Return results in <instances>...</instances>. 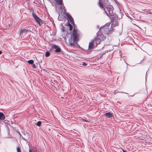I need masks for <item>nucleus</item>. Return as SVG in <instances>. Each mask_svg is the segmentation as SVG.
I'll return each instance as SVG.
<instances>
[{
  "label": "nucleus",
  "mask_w": 152,
  "mask_h": 152,
  "mask_svg": "<svg viewBox=\"0 0 152 152\" xmlns=\"http://www.w3.org/2000/svg\"><path fill=\"white\" fill-rule=\"evenodd\" d=\"M62 31H65L64 30L63 28V29H62Z\"/></svg>",
  "instance_id": "c85d7f7f"
},
{
  "label": "nucleus",
  "mask_w": 152,
  "mask_h": 152,
  "mask_svg": "<svg viewBox=\"0 0 152 152\" xmlns=\"http://www.w3.org/2000/svg\"><path fill=\"white\" fill-rule=\"evenodd\" d=\"M81 120L82 121H85L88 122H90L89 121L85 120V119H81Z\"/></svg>",
  "instance_id": "4be33fe9"
},
{
  "label": "nucleus",
  "mask_w": 152,
  "mask_h": 152,
  "mask_svg": "<svg viewBox=\"0 0 152 152\" xmlns=\"http://www.w3.org/2000/svg\"><path fill=\"white\" fill-rule=\"evenodd\" d=\"M17 152H21L20 148V147H18L17 149Z\"/></svg>",
  "instance_id": "aec40b11"
},
{
  "label": "nucleus",
  "mask_w": 152,
  "mask_h": 152,
  "mask_svg": "<svg viewBox=\"0 0 152 152\" xmlns=\"http://www.w3.org/2000/svg\"><path fill=\"white\" fill-rule=\"evenodd\" d=\"M92 40L94 41V43L96 45L99 44L101 41L100 39H99L96 37V38H95L94 39Z\"/></svg>",
  "instance_id": "1a4fd4ad"
},
{
  "label": "nucleus",
  "mask_w": 152,
  "mask_h": 152,
  "mask_svg": "<svg viewBox=\"0 0 152 152\" xmlns=\"http://www.w3.org/2000/svg\"><path fill=\"white\" fill-rule=\"evenodd\" d=\"M125 69L124 70V72H126L127 70V66L126 65H125L124 66Z\"/></svg>",
  "instance_id": "412c9836"
},
{
  "label": "nucleus",
  "mask_w": 152,
  "mask_h": 152,
  "mask_svg": "<svg viewBox=\"0 0 152 152\" xmlns=\"http://www.w3.org/2000/svg\"><path fill=\"white\" fill-rule=\"evenodd\" d=\"M94 41L91 40L89 43L88 48L89 49H92L94 46Z\"/></svg>",
  "instance_id": "6e6552de"
},
{
  "label": "nucleus",
  "mask_w": 152,
  "mask_h": 152,
  "mask_svg": "<svg viewBox=\"0 0 152 152\" xmlns=\"http://www.w3.org/2000/svg\"><path fill=\"white\" fill-rule=\"evenodd\" d=\"M123 152H127L126 151H125V150H123Z\"/></svg>",
  "instance_id": "cd10ccee"
},
{
  "label": "nucleus",
  "mask_w": 152,
  "mask_h": 152,
  "mask_svg": "<svg viewBox=\"0 0 152 152\" xmlns=\"http://www.w3.org/2000/svg\"><path fill=\"white\" fill-rule=\"evenodd\" d=\"M106 27V26H104V27L103 28L102 30L101 31L102 32L104 33L105 34H107V35H108L109 34V28L107 29V30L105 32H104L105 31V27Z\"/></svg>",
  "instance_id": "9b49d317"
},
{
  "label": "nucleus",
  "mask_w": 152,
  "mask_h": 152,
  "mask_svg": "<svg viewBox=\"0 0 152 152\" xmlns=\"http://www.w3.org/2000/svg\"><path fill=\"white\" fill-rule=\"evenodd\" d=\"M32 67L34 68H36V67L35 64H33V65H32Z\"/></svg>",
  "instance_id": "5701e85b"
},
{
  "label": "nucleus",
  "mask_w": 152,
  "mask_h": 152,
  "mask_svg": "<svg viewBox=\"0 0 152 152\" xmlns=\"http://www.w3.org/2000/svg\"><path fill=\"white\" fill-rule=\"evenodd\" d=\"M54 1L57 4L61 5L63 3L62 0H54Z\"/></svg>",
  "instance_id": "ddd939ff"
},
{
  "label": "nucleus",
  "mask_w": 152,
  "mask_h": 152,
  "mask_svg": "<svg viewBox=\"0 0 152 152\" xmlns=\"http://www.w3.org/2000/svg\"><path fill=\"white\" fill-rule=\"evenodd\" d=\"M71 37L69 39L70 46L74 47H76L78 44L77 42L79 40V35L77 33V30L74 28L73 32L71 34Z\"/></svg>",
  "instance_id": "f257e3e1"
},
{
  "label": "nucleus",
  "mask_w": 152,
  "mask_h": 152,
  "mask_svg": "<svg viewBox=\"0 0 152 152\" xmlns=\"http://www.w3.org/2000/svg\"><path fill=\"white\" fill-rule=\"evenodd\" d=\"M52 47L53 48H54L56 49L55 51L56 52H61V49L55 45L53 44L52 45Z\"/></svg>",
  "instance_id": "39448f33"
},
{
  "label": "nucleus",
  "mask_w": 152,
  "mask_h": 152,
  "mask_svg": "<svg viewBox=\"0 0 152 152\" xmlns=\"http://www.w3.org/2000/svg\"><path fill=\"white\" fill-rule=\"evenodd\" d=\"M104 115L108 118L111 117L113 116V114L110 112H108L105 113Z\"/></svg>",
  "instance_id": "f8f14e48"
},
{
  "label": "nucleus",
  "mask_w": 152,
  "mask_h": 152,
  "mask_svg": "<svg viewBox=\"0 0 152 152\" xmlns=\"http://www.w3.org/2000/svg\"><path fill=\"white\" fill-rule=\"evenodd\" d=\"M68 19L69 20L70 23L72 24H73L74 23V21L73 19L72 18V17L69 18Z\"/></svg>",
  "instance_id": "4468645a"
},
{
  "label": "nucleus",
  "mask_w": 152,
  "mask_h": 152,
  "mask_svg": "<svg viewBox=\"0 0 152 152\" xmlns=\"http://www.w3.org/2000/svg\"><path fill=\"white\" fill-rule=\"evenodd\" d=\"M104 7L106 8V10L105 8L104 10H104L106 14L109 17L110 16H113L112 7L111 6L105 7V6Z\"/></svg>",
  "instance_id": "f03ea898"
},
{
  "label": "nucleus",
  "mask_w": 152,
  "mask_h": 152,
  "mask_svg": "<svg viewBox=\"0 0 152 152\" xmlns=\"http://www.w3.org/2000/svg\"><path fill=\"white\" fill-rule=\"evenodd\" d=\"M41 124V122L40 121H38L37 123H35V125L38 126H39Z\"/></svg>",
  "instance_id": "2eb2a0df"
},
{
  "label": "nucleus",
  "mask_w": 152,
  "mask_h": 152,
  "mask_svg": "<svg viewBox=\"0 0 152 152\" xmlns=\"http://www.w3.org/2000/svg\"><path fill=\"white\" fill-rule=\"evenodd\" d=\"M5 118V117L4 113L2 112H0V120H4Z\"/></svg>",
  "instance_id": "9d476101"
},
{
  "label": "nucleus",
  "mask_w": 152,
  "mask_h": 152,
  "mask_svg": "<svg viewBox=\"0 0 152 152\" xmlns=\"http://www.w3.org/2000/svg\"><path fill=\"white\" fill-rule=\"evenodd\" d=\"M105 0H99V2L98 3V6L102 9L104 10V8L103 6L104 2Z\"/></svg>",
  "instance_id": "20e7f679"
},
{
  "label": "nucleus",
  "mask_w": 152,
  "mask_h": 152,
  "mask_svg": "<svg viewBox=\"0 0 152 152\" xmlns=\"http://www.w3.org/2000/svg\"><path fill=\"white\" fill-rule=\"evenodd\" d=\"M32 15L37 22L40 26H41L43 24L42 20L39 18L34 13H33Z\"/></svg>",
  "instance_id": "7ed1b4c3"
},
{
  "label": "nucleus",
  "mask_w": 152,
  "mask_h": 152,
  "mask_svg": "<svg viewBox=\"0 0 152 152\" xmlns=\"http://www.w3.org/2000/svg\"><path fill=\"white\" fill-rule=\"evenodd\" d=\"M29 152H32V151H31V149H30L29 150Z\"/></svg>",
  "instance_id": "a878e982"
},
{
  "label": "nucleus",
  "mask_w": 152,
  "mask_h": 152,
  "mask_svg": "<svg viewBox=\"0 0 152 152\" xmlns=\"http://www.w3.org/2000/svg\"><path fill=\"white\" fill-rule=\"evenodd\" d=\"M2 53V52L0 50V55Z\"/></svg>",
  "instance_id": "bb28decb"
},
{
  "label": "nucleus",
  "mask_w": 152,
  "mask_h": 152,
  "mask_svg": "<svg viewBox=\"0 0 152 152\" xmlns=\"http://www.w3.org/2000/svg\"><path fill=\"white\" fill-rule=\"evenodd\" d=\"M19 31L20 35L22 36L28 32V30L26 29H20Z\"/></svg>",
  "instance_id": "0eeeda50"
},
{
  "label": "nucleus",
  "mask_w": 152,
  "mask_h": 152,
  "mask_svg": "<svg viewBox=\"0 0 152 152\" xmlns=\"http://www.w3.org/2000/svg\"><path fill=\"white\" fill-rule=\"evenodd\" d=\"M65 15L68 19H69V18L72 17L71 16V15L69 14L68 13H66Z\"/></svg>",
  "instance_id": "f3484780"
},
{
  "label": "nucleus",
  "mask_w": 152,
  "mask_h": 152,
  "mask_svg": "<svg viewBox=\"0 0 152 152\" xmlns=\"http://www.w3.org/2000/svg\"><path fill=\"white\" fill-rule=\"evenodd\" d=\"M32 30H33V29H32Z\"/></svg>",
  "instance_id": "c756f323"
},
{
  "label": "nucleus",
  "mask_w": 152,
  "mask_h": 152,
  "mask_svg": "<svg viewBox=\"0 0 152 152\" xmlns=\"http://www.w3.org/2000/svg\"><path fill=\"white\" fill-rule=\"evenodd\" d=\"M28 63L31 64H33L34 63V61L32 60H31L28 61Z\"/></svg>",
  "instance_id": "a211bd4d"
},
{
  "label": "nucleus",
  "mask_w": 152,
  "mask_h": 152,
  "mask_svg": "<svg viewBox=\"0 0 152 152\" xmlns=\"http://www.w3.org/2000/svg\"><path fill=\"white\" fill-rule=\"evenodd\" d=\"M68 26L69 27V29L70 31H71L72 29V25L70 24V23H69L68 24Z\"/></svg>",
  "instance_id": "dca6fc26"
},
{
  "label": "nucleus",
  "mask_w": 152,
  "mask_h": 152,
  "mask_svg": "<svg viewBox=\"0 0 152 152\" xmlns=\"http://www.w3.org/2000/svg\"><path fill=\"white\" fill-rule=\"evenodd\" d=\"M152 13H150V14H152Z\"/></svg>",
  "instance_id": "7c9ffc66"
},
{
  "label": "nucleus",
  "mask_w": 152,
  "mask_h": 152,
  "mask_svg": "<svg viewBox=\"0 0 152 152\" xmlns=\"http://www.w3.org/2000/svg\"><path fill=\"white\" fill-rule=\"evenodd\" d=\"M28 30V32H32V31H31V29H29L28 30Z\"/></svg>",
  "instance_id": "393cba45"
},
{
  "label": "nucleus",
  "mask_w": 152,
  "mask_h": 152,
  "mask_svg": "<svg viewBox=\"0 0 152 152\" xmlns=\"http://www.w3.org/2000/svg\"><path fill=\"white\" fill-rule=\"evenodd\" d=\"M50 55V53L49 52H46L45 56L46 57H48Z\"/></svg>",
  "instance_id": "6ab92c4d"
},
{
  "label": "nucleus",
  "mask_w": 152,
  "mask_h": 152,
  "mask_svg": "<svg viewBox=\"0 0 152 152\" xmlns=\"http://www.w3.org/2000/svg\"><path fill=\"white\" fill-rule=\"evenodd\" d=\"M96 37L99 39H100V40L101 41L103 39L104 36L101 32H99L97 34V36Z\"/></svg>",
  "instance_id": "423d86ee"
},
{
  "label": "nucleus",
  "mask_w": 152,
  "mask_h": 152,
  "mask_svg": "<svg viewBox=\"0 0 152 152\" xmlns=\"http://www.w3.org/2000/svg\"><path fill=\"white\" fill-rule=\"evenodd\" d=\"M87 64L85 62H83V65L84 66H86Z\"/></svg>",
  "instance_id": "b1692460"
}]
</instances>
